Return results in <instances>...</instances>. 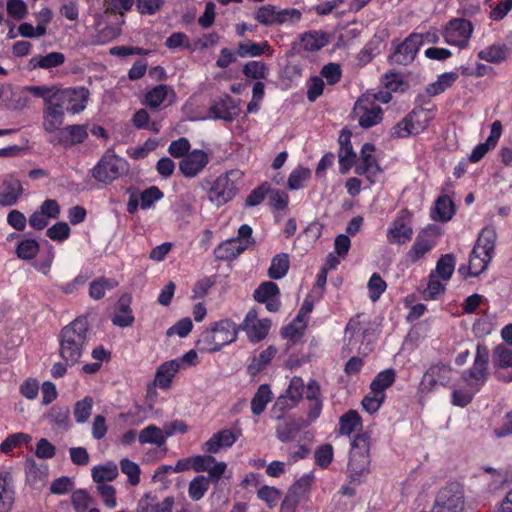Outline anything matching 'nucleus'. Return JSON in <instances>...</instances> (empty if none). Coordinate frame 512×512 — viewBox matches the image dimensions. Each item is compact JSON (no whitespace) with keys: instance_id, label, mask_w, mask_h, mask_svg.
Listing matches in <instances>:
<instances>
[{"instance_id":"8","label":"nucleus","mask_w":512,"mask_h":512,"mask_svg":"<svg viewBox=\"0 0 512 512\" xmlns=\"http://www.w3.org/2000/svg\"><path fill=\"white\" fill-rule=\"evenodd\" d=\"M237 176V171H230L217 177L208 190L209 201L219 207L232 200L238 190L236 181L233 179Z\"/></svg>"},{"instance_id":"34","label":"nucleus","mask_w":512,"mask_h":512,"mask_svg":"<svg viewBox=\"0 0 512 512\" xmlns=\"http://www.w3.org/2000/svg\"><path fill=\"white\" fill-rule=\"evenodd\" d=\"M271 46L267 41L256 43L251 40L238 43L237 55L240 57H258L262 54L269 53Z\"/></svg>"},{"instance_id":"58","label":"nucleus","mask_w":512,"mask_h":512,"mask_svg":"<svg viewBox=\"0 0 512 512\" xmlns=\"http://www.w3.org/2000/svg\"><path fill=\"white\" fill-rule=\"evenodd\" d=\"M31 436L25 433H15L8 436L0 445V450L3 453L10 452L13 448L19 446L22 443H29Z\"/></svg>"},{"instance_id":"25","label":"nucleus","mask_w":512,"mask_h":512,"mask_svg":"<svg viewBox=\"0 0 512 512\" xmlns=\"http://www.w3.org/2000/svg\"><path fill=\"white\" fill-rule=\"evenodd\" d=\"M12 475L8 471L0 473V512H10L14 503Z\"/></svg>"},{"instance_id":"37","label":"nucleus","mask_w":512,"mask_h":512,"mask_svg":"<svg viewBox=\"0 0 512 512\" xmlns=\"http://www.w3.org/2000/svg\"><path fill=\"white\" fill-rule=\"evenodd\" d=\"M118 286V282L112 278L100 277L90 283L89 295L92 299L99 300L105 296L106 291H110Z\"/></svg>"},{"instance_id":"11","label":"nucleus","mask_w":512,"mask_h":512,"mask_svg":"<svg viewBox=\"0 0 512 512\" xmlns=\"http://www.w3.org/2000/svg\"><path fill=\"white\" fill-rule=\"evenodd\" d=\"M423 35L418 33L410 34L401 44L395 47L390 60L399 65H408L412 63L416 54L423 44Z\"/></svg>"},{"instance_id":"7","label":"nucleus","mask_w":512,"mask_h":512,"mask_svg":"<svg viewBox=\"0 0 512 512\" xmlns=\"http://www.w3.org/2000/svg\"><path fill=\"white\" fill-rule=\"evenodd\" d=\"M464 503L459 484L451 483L438 492L431 512H463Z\"/></svg>"},{"instance_id":"16","label":"nucleus","mask_w":512,"mask_h":512,"mask_svg":"<svg viewBox=\"0 0 512 512\" xmlns=\"http://www.w3.org/2000/svg\"><path fill=\"white\" fill-rule=\"evenodd\" d=\"M209 157L203 150L195 149L187 154L179 163V170L187 177L197 176L208 164Z\"/></svg>"},{"instance_id":"17","label":"nucleus","mask_w":512,"mask_h":512,"mask_svg":"<svg viewBox=\"0 0 512 512\" xmlns=\"http://www.w3.org/2000/svg\"><path fill=\"white\" fill-rule=\"evenodd\" d=\"M279 287L272 281L263 282L255 291L254 299L265 304V307L270 312H277L280 308L279 301Z\"/></svg>"},{"instance_id":"32","label":"nucleus","mask_w":512,"mask_h":512,"mask_svg":"<svg viewBox=\"0 0 512 512\" xmlns=\"http://www.w3.org/2000/svg\"><path fill=\"white\" fill-rule=\"evenodd\" d=\"M497 234L493 228L486 227L484 228L474 246L475 253L481 251V254H485L486 256H490L492 258V254L495 249Z\"/></svg>"},{"instance_id":"6","label":"nucleus","mask_w":512,"mask_h":512,"mask_svg":"<svg viewBox=\"0 0 512 512\" xmlns=\"http://www.w3.org/2000/svg\"><path fill=\"white\" fill-rule=\"evenodd\" d=\"M52 99L61 104L63 108L72 114L82 112L89 99V90L85 87L61 89L55 85L48 86Z\"/></svg>"},{"instance_id":"43","label":"nucleus","mask_w":512,"mask_h":512,"mask_svg":"<svg viewBox=\"0 0 512 512\" xmlns=\"http://www.w3.org/2000/svg\"><path fill=\"white\" fill-rule=\"evenodd\" d=\"M432 118V113L423 108L414 109L408 114V120L412 122L414 134H419L425 130Z\"/></svg>"},{"instance_id":"50","label":"nucleus","mask_w":512,"mask_h":512,"mask_svg":"<svg viewBox=\"0 0 512 512\" xmlns=\"http://www.w3.org/2000/svg\"><path fill=\"white\" fill-rule=\"evenodd\" d=\"M168 94V86L160 84L155 86L145 95V104L150 108L159 107Z\"/></svg>"},{"instance_id":"4","label":"nucleus","mask_w":512,"mask_h":512,"mask_svg":"<svg viewBox=\"0 0 512 512\" xmlns=\"http://www.w3.org/2000/svg\"><path fill=\"white\" fill-rule=\"evenodd\" d=\"M371 436L368 432L357 434L351 442L348 470L353 481H360L369 471Z\"/></svg>"},{"instance_id":"47","label":"nucleus","mask_w":512,"mask_h":512,"mask_svg":"<svg viewBox=\"0 0 512 512\" xmlns=\"http://www.w3.org/2000/svg\"><path fill=\"white\" fill-rule=\"evenodd\" d=\"M208 488H209L208 479L203 475H199V476L195 477L189 484V488H188L189 497L194 501H198L205 495Z\"/></svg>"},{"instance_id":"48","label":"nucleus","mask_w":512,"mask_h":512,"mask_svg":"<svg viewBox=\"0 0 512 512\" xmlns=\"http://www.w3.org/2000/svg\"><path fill=\"white\" fill-rule=\"evenodd\" d=\"M313 480L312 473L305 474L288 489V492L300 500L310 491Z\"/></svg>"},{"instance_id":"61","label":"nucleus","mask_w":512,"mask_h":512,"mask_svg":"<svg viewBox=\"0 0 512 512\" xmlns=\"http://www.w3.org/2000/svg\"><path fill=\"white\" fill-rule=\"evenodd\" d=\"M69 415L70 410L67 406H55L50 410L48 417L59 427L66 428L69 423Z\"/></svg>"},{"instance_id":"9","label":"nucleus","mask_w":512,"mask_h":512,"mask_svg":"<svg viewBox=\"0 0 512 512\" xmlns=\"http://www.w3.org/2000/svg\"><path fill=\"white\" fill-rule=\"evenodd\" d=\"M489 351L486 346L478 344L473 366L462 374L469 385H483L488 378Z\"/></svg>"},{"instance_id":"63","label":"nucleus","mask_w":512,"mask_h":512,"mask_svg":"<svg viewBox=\"0 0 512 512\" xmlns=\"http://www.w3.org/2000/svg\"><path fill=\"white\" fill-rule=\"evenodd\" d=\"M269 192V183L265 182L253 189L246 198V205L250 207L258 206Z\"/></svg>"},{"instance_id":"15","label":"nucleus","mask_w":512,"mask_h":512,"mask_svg":"<svg viewBox=\"0 0 512 512\" xmlns=\"http://www.w3.org/2000/svg\"><path fill=\"white\" fill-rule=\"evenodd\" d=\"M243 330L251 342L257 343L263 340L271 327L269 319H258L256 310H250L243 322Z\"/></svg>"},{"instance_id":"45","label":"nucleus","mask_w":512,"mask_h":512,"mask_svg":"<svg viewBox=\"0 0 512 512\" xmlns=\"http://www.w3.org/2000/svg\"><path fill=\"white\" fill-rule=\"evenodd\" d=\"M455 269V257L453 254H445L437 261L435 272L441 279L447 281L451 278Z\"/></svg>"},{"instance_id":"1","label":"nucleus","mask_w":512,"mask_h":512,"mask_svg":"<svg viewBox=\"0 0 512 512\" xmlns=\"http://www.w3.org/2000/svg\"><path fill=\"white\" fill-rule=\"evenodd\" d=\"M88 336L89 323L86 317H78L62 328L59 335V352L67 365H74L79 361Z\"/></svg>"},{"instance_id":"51","label":"nucleus","mask_w":512,"mask_h":512,"mask_svg":"<svg viewBox=\"0 0 512 512\" xmlns=\"http://www.w3.org/2000/svg\"><path fill=\"white\" fill-rule=\"evenodd\" d=\"M39 251V244L36 240L26 239L21 241L16 248V254L20 259H33Z\"/></svg>"},{"instance_id":"20","label":"nucleus","mask_w":512,"mask_h":512,"mask_svg":"<svg viewBox=\"0 0 512 512\" xmlns=\"http://www.w3.org/2000/svg\"><path fill=\"white\" fill-rule=\"evenodd\" d=\"M355 111L362 112L359 116V125L363 128H370L382 120L381 107L373 103L359 100L355 105Z\"/></svg>"},{"instance_id":"41","label":"nucleus","mask_w":512,"mask_h":512,"mask_svg":"<svg viewBox=\"0 0 512 512\" xmlns=\"http://www.w3.org/2000/svg\"><path fill=\"white\" fill-rule=\"evenodd\" d=\"M508 47L505 44H493L478 53V57L490 63H498L506 59Z\"/></svg>"},{"instance_id":"18","label":"nucleus","mask_w":512,"mask_h":512,"mask_svg":"<svg viewBox=\"0 0 512 512\" xmlns=\"http://www.w3.org/2000/svg\"><path fill=\"white\" fill-rule=\"evenodd\" d=\"M87 137V126L74 124L68 125L59 130L58 133H56L54 140H51V142L64 147H70L84 142Z\"/></svg>"},{"instance_id":"28","label":"nucleus","mask_w":512,"mask_h":512,"mask_svg":"<svg viewBox=\"0 0 512 512\" xmlns=\"http://www.w3.org/2000/svg\"><path fill=\"white\" fill-rule=\"evenodd\" d=\"M329 43L328 35L323 31L305 32L300 36V45L305 51L316 52Z\"/></svg>"},{"instance_id":"22","label":"nucleus","mask_w":512,"mask_h":512,"mask_svg":"<svg viewBox=\"0 0 512 512\" xmlns=\"http://www.w3.org/2000/svg\"><path fill=\"white\" fill-rule=\"evenodd\" d=\"M239 435L240 432L235 434L229 429L221 430L204 443L203 450L209 453H217L221 448L231 447Z\"/></svg>"},{"instance_id":"24","label":"nucleus","mask_w":512,"mask_h":512,"mask_svg":"<svg viewBox=\"0 0 512 512\" xmlns=\"http://www.w3.org/2000/svg\"><path fill=\"white\" fill-rule=\"evenodd\" d=\"M131 297L122 295L118 300L117 312L112 317V323L118 327H128L134 322V316L130 308Z\"/></svg>"},{"instance_id":"23","label":"nucleus","mask_w":512,"mask_h":512,"mask_svg":"<svg viewBox=\"0 0 512 512\" xmlns=\"http://www.w3.org/2000/svg\"><path fill=\"white\" fill-rule=\"evenodd\" d=\"M502 134V124L500 121L493 122L489 137L484 143L478 144L472 151L469 160L473 163L480 161L490 148H494Z\"/></svg>"},{"instance_id":"56","label":"nucleus","mask_w":512,"mask_h":512,"mask_svg":"<svg viewBox=\"0 0 512 512\" xmlns=\"http://www.w3.org/2000/svg\"><path fill=\"white\" fill-rule=\"evenodd\" d=\"M93 399L86 396L81 401L76 402L74 407V417L77 423H85L91 415Z\"/></svg>"},{"instance_id":"19","label":"nucleus","mask_w":512,"mask_h":512,"mask_svg":"<svg viewBox=\"0 0 512 512\" xmlns=\"http://www.w3.org/2000/svg\"><path fill=\"white\" fill-rule=\"evenodd\" d=\"M240 112L239 105L229 95H225L218 102L209 108V113L214 119H222L228 122L233 121Z\"/></svg>"},{"instance_id":"53","label":"nucleus","mask_w":512,"mask_h":512,"mask_svg":"<svg viewBox=\"0 0 512 512\" xmlns=\"http://www.w3.org/2000/svg\"><path fill=\"white\" fill-rule=\"evenodd\" d=\"M297 405V402L292 401L289 396L283 393L276 399L271 412L275 419L280 420L286 411L293 409Z\"/></svg>"},{"instance_id":"5","label":"nucleus","mask_w":512,"mask_h":512,"mask_svg":"<svg viewBox=\"0 0 512 512\" xmlns=\"http://www.w3.org/2000/svg\"><path fill=\"white\" fill-rule=\"evenodd\" d=\"M129 172L128 162L109 151L104 153L99 162L91 170L92 177L100 183L110 184Z\"/></svg>"},{"instance_id":"52","label":"nucleus","mask_w":512,"mask_h":512,"mask_svg":"<svg viewBox=\"0 0 512 512\" xmlns=\"http://www.w3.org/2000/svg\"><path fill=\"white\" fill-rule=\"evenodd\" d=\"M174 499L166 497L162 502L151 504L147 500L139 502V512H172Z\"/></svg>"},{"instance_id":"31","label":"nucleus","mask_w":512,"mask_h":512,"mask_svg":"<svg viewBox=\"0 0 512 512\" xmlns=\"http://www.w3.org/2000/svg\"><path fill=\"white\" fill-rule=\"evenodd\" d=\"M276 353V347L271 345L263 350L258 356H254L247 367L248 373L251 376L257 375L270 364Z\"/></svg>"},{"instance_id":"33","label":"nucleus","mask_w":512,"mask_h":512,"mask_svg":"<svg viewBox=\"0 0 512 512\" xmlns=\"http://www.w3.org/2000/svg\"><path fill=\"white\" fill-rule=\"evenodd\" d=\"M454 204L453 201L447 195L438 197L435 202V207L432 212V218L441 222H446L454 215Z\"/></svg>"},{"instance_id":"57","label":"nucleus","mask_w":512,"mask_h":512,"mask_svg":"<svg viewBox=\"0 0 512 512\" xmlns=\"http://www.w3.org/2000/svg\"><path fill=\"white\" fill-rule=\"evenodd\" d=\"M311 176V171L308 168L298 167L293 170L288 178V188L290 190H298L303 187V183Z\"/></svg>"},{"instance_id":"46","label":"nucleus","mask_w":512,"mask_h":512,"mask_svg":"<svg viewBox=\"0 0 512 512\" xmlns=\"http://www.w3.org/2000/svg\"><path fill=\"white\" fill-rule=\"evenodd\" d=\"M457 78L458 75L456 73H444L438 77V80L435 83L429 85L427 93L432 96L440 94L447 88L451 87Z\"/></svg>"},{"instance_id":"64","label":"nucleus","mask_w":512,"mask_h":512,"mask_svg":"<svg viewBox=\"0 0 512 512\" xmlns=\"http://www.w3.org/2000/svg\"><path fill=\"white\" fill-rule=\"evenodd\" d=\"M162 197L163 193L158 187L151 186L147 188L140 195L141 208L147 209L151 207L154 204V202L160 200Z\"/></svg>"},{"instance_id":"42","label":"nucleus","mask_w":512,"mask_h":512,"mask_svg":"<svg viewBox=\"0 0 512 512\" xmlns=\"http://www.w3.org/2000/svg\"><path fill=\"white\" fill-rule=\"evenodd\" d=\"M118 476V468L114 462H108L92 468V478L97 483L113 481Z\"/></svg>"},{"instance_id":"55","label":"nucleus","mask_w":512,"mask_h":512,"mask_svg":"<svg viewBox=\"0 0 512 512\" xmlns=\"http://www.w3.org/2000/svg\"><path fill=\"white\" fill-rule=\"evenodd\" d=\"M120 468L122 473L128 476V481L132 486H136L140 482V467L137 463L128 458H123L120 461Z\"/></svg>"},{"instance_id":"27","label":"nucleus","mask_w":512,"mask_h":512,"mask_svg":"<svg viewBox=\"0 0 512 512\" xmlns=\"http://www.w3.org/2000/svg\"><path fill=\"white\" fill-rule=\"evenodd\" d=\"M179 361L170 360L162 363L156 371L154 385L161 389L169 388L175 374L179 371Z\"/></svg>"},{"instance_id":"3","label":"nucleus","mask_w":512,"mask_h":512,"mask_svg":"<svg viewBox=\"0 0 512 512\" xmlns=\"http://www.w3.org/2000/svg\"><path fill=\"white\" fill-rule=\"evenodd\" d=\"M27 93L34 97L41 98L44 101L43 109V129L52 133L61 130L64 123V108L52 99L47 85H31L24 88Z\"/></svg>"},{"instance_id":"38","label":"nucleus","mask_w":512,"mask_h":512,"mask_svg":"<svg viewBox=\"0 0 512 512\" xmlns=\"http://www.w3.org/2000/svg\"><path fill=\"white\" fill-rule=\"evenodd\" d=\"M289 266L288 254H277L272 258L271 265L268 269V276L275 280L281 279L287 274Z\"/></svg>"},{"instance_id":"62","label":"nucleus","mask_w":512,"mask_h":512,"mask_svg":"<svg viewBox=\"0 0 512 512\" xmlns=\"http://www.w3.org/2000/svg\"><path fill=\"white\" fill-rule=\"evenodd\" d=\"M338 157H339L340 171L342 173H346L353 166L355 159H356V154L353 151L352 146L340 147Z\"/></svg>"},{"instance_id":"30","label":"nucleus","mask_w":512,"mask_h":512,"mask_svg":"<svg viewBox=\"0 0 512 512\" xmlns=\"http://www.w3.org/2000/svg\"><path fill=\"white\" fill-rule=\"evenodd\" d=\"M451 368L444 364H436L431 366L424 375V381H428V385L432 388L437 383L445 386L450 380Z\"/></svg>"},{"instance_id":"36","label":"nucleus","mask_w":512,"mask_h":512,"mask_svg":"<svg viewBox=\"0 0 512 512\" xmlns=\"http://www.w3.org/2000/svg\"><path fill=\"white\" fill-rule=\"evenodd\" d=\"M138 440L141 444H154L162 447L166 443L164 432L155 425H148L140 431Z\"/></svg>"},{"instance_id":"2","label":"nucleus","mask_w":512,"mask_h":512,"mask_svg":"<svg viewBox=\"0 0 512 512\" xmlns=\"http://www.w3.org/2000/svg\"><path fill=\"white\" fill-rule=\"evenodd\" d=\"M237 333L236 325L228 319H223L216 322L211 328L204 330L196 345L201 352H216L235 341Z\"/></svg>"},{"instance_id":"29","label":"nucleus","mask_w":512,"mask_h":512,"mask_svg":"<svg viewBox=\"0 0 512 512\" xmlns=\"http://www.w3.org/2000/svg\"><path fill=\"white\" fill-rule=\"evenodd\" d=\"M65 62V55L61 52H50L47 55H36L29 61L32 69H51L61 66Z\"/></svg>"},{"instance_id":"26","label":"nucleus","mask_w":512,"mask_h":512,"mask_svg":"<svg viewBox=\"0 0 512 512\" xmlns=\"http://www.w3.org/2000/svg\"><path fill=\"white\" fill-rule=\"evenodd\" d=\"M245 250L247 249L239 241V238H232L218 245L214 250V254L219 260L229 261L238 257Z\"/></svg>"},{"instance_id":"35","label":"nucleus","mask_w":512,"mask_h":512,"mask_svg":"<svg viewBox=\"0 0 512 512\" xmlns=\"http://www.w3.org/2000/svg\"><path fill=\"white\" fill-rule=\"evenodd\" d=\"M396 372L389 368L379 372L371 382L370 388L374 394L385 395L384 391L395 382Z\"/></svg>"},{"instance_id":"40","label":"nucleus","mask_w":512,"mask_h":512,"mask_svg":"<svg viewBox=\"0 0 512 512\" xmlns=\"http://www.w3.org/2000/svg\"><path fill=\"white\" fill-rule=\"evenodd\" d=\"M361 418L357 411L349 410L340 417L339 420V432L342 435H350L361 427Z\"/></svg>"},{"instance_id":"44","label":"nucleus","mask_w":512,"mask_h":512,"mask_svg":"<svg viewBox=\"0 0 512 512\" xmlns=\"http://www.w3.org/2000/svg\"><path fill=\"white\" fill-rule=\"evenodd\" d=\"M491 259L492 258L490 256L481 254V251L475 253V249L473 248L469 260L468 275L478 276L486 269Z\"/></svg>"},{"instance_id":"49","label":"nucleus","mask_w":512,"mask_h":512,"mask_svg":"<svg viewBox=\"0 0 512 512\" xmlns=\"http://www.w3.org/2000/svg\"><path fill=\"white\" fill-rule=\"evenodd\" d=\"M243 74L251 79H265L268 76L269 69L264 62L250 61L242 69Z\"/></svg>"},{"instance_id":"60","label":"nucleus","mask_w":512,"mask_h":512,"mask_svg":"<svg viewBox=\"0 0 512 512\" xmlns=\"http://www.w3.org/2000/svg\"><path fill=\"white\" fill-rule=\"evenodd\" d=\"M315 462L321 468H327L333 460V447L331 444H324L318 447L314 454Z\"/></svg>"},{"instance_id":"54","label":"nucleus","mask_w":512,"mask_h":512,"mask_svg":"<svg viewBox=\"0 0 512 512\" xmlns=\"http://www.w3.org/2000/svg\"><path fill=\"white\" fill-rule=\"evenodd\" d=\"M278 10L273 5H264L261 6L256 14H255V20L259 22L262 25L265 26H271L274 24H277L276 18H277Z\"/></svg>"},{"instance_id":"12","label":"nucleus","mask_w":512,"mask_h":512,"mask_svg":"<svg viewBox=\"0 0 512 512\" xmlns=\"http://www.w3.org/2000/svg\"><path fill=\"white\" fill-rule=\"evenodd\" d=\"M438 233L435 225H429L416 236L415 242L407 253V259L416 263L422 259L434 246V237Z\"/></svg>"},{"instance_id":"59","label":"nucleus","mask_w":512,"mask_h":512,"mask_svg":"<svg viewBox=\"0 0 512 512\" xmlns=\"http://www.w3.org/2000/svg\"><path fill=\"white\" fill-rule=\"evenodd\" d=\"M305 384L301 377L294 376L289 383L288 388L285 391V394L290 397L292 401L299 403L304 394Z\"/></svg>"},{"instance_id":"14","label":"nucleus","mask_w":512,"mask_h":512,"mask_svg":"<svg viewBox=\"0 0 512 512\" xmlns=\"http://www.w3.org/2000/svg\"><path fill=\"white\" fill-rule=\"evenodd\" d=\"M495 376L503 382L512 381V349L504 344L497 345L492 355Z\"/></svg>"},{"instance_id":"10","label":"nucleus","mask_w":512,"mask_h":512,"mask_svg":"<svg viewBox=\"0 0 512 512\" xmlns=\"http://www.w3.org/2000/svg\"><path fill=\"white\" fill-rule=\"evenodd\" d=\"M472 33L473 25L469 20L454 18L448 22L444 36L447 43L465 48L469 43Z\"/></svg>"},{"instance_id":"13","label":"nucleus","mask_w":512,"mask_h":512,"mask_svg":"<svg viewBox=\"0 0 512 512\" xmlns=\"http://www.w3.org/2000/svg\"><path fill=\"white\" fill-rule=\"evenodd\" d=\"M412 235L411 214L404 209L391 223L387 231V240L389 243L404 244L411 240Z\"/></svg>"},{"instance_id":"39","label":"nucleus","mask_w":512,"mask_h":512,"mask_svg":"<svg viewBox=\"0 0 512 512\" xmlns=\"http://www.w3.org/2000/svg\"><path fill=\"white\" fill-rule=\"evenodd\" d=\"M272 392L267 384L259 386L257 392L251 400V410L254 415H260L264 412L266 405L271 401Z\"/></svg>"},{"instance_id":"21","label":"nucleus","mask_w":512,"mask_h":512,"mask_svg":"<svg viewBox=\"0 0 512 512\" xmlns=\"http://www.w3.org/2000/svg\"><path fill=\"white\" fill-rule=\"evenodd\" d=\"M24 190L18 179L6 178L0 188V205L4 207L13 206L17 203Z\"/></svg>"}]
</instances>
